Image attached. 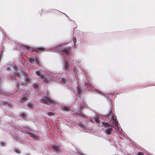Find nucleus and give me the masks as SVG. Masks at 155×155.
<instances>
[{
  "mask_svg": "<svg viewBox=\"0 0 155 155\" xmlns=\"http://www.w3.org/2000/svg\"><path fill=\"white\" fill-rule=\"evenodd\" d=\"M33 87L35 88H37L38 87V85L36 84H33Z\"/></svg>",
  "mask_w": 155,
  "mask_h": 155,
  "instance_id": "nucleus-20",
  "label": "nucleus"
},
{
  "mask_svg": "<svg viewBox=\"0 0 155 155\" xmlns=\"http://www.w3.org/2000/svg\"><path fill=\"white\" fill-rule=\"evenodd\" d=\"M109 119L110 121L115 126V128L116 129H118L119 127L118 126V122L117 120L116 117L114 116L113 114H112L111 115L109 116Z\"/></svg>",
  "mask_w": 155,
  "mask_h": 155,
  "instance_id": "nucleus-4",
  "label": "nucleus"
},
{
  "mask_svg": "<svg viewBox=\"0 0 155 155\" xmlns=\"http://www.w3.org/2000/svg\"><path fill=\"white\" fill-rule=\"evenodd\" d=\"M48 114L49 116H52L54 114L52 112H49L48 113Z\"/></svg>",
  "mask_w": 155,
  "mask_h": 155,
  "instance_id": "nucleus-24",
  "label": "nucleus"
},
{
  "mask_svg": "<svg viewBox=\"0 0 155 155\" xmlns=\"http://www.w3.org/2000/svg\"><path fill=\"white\" fill-rule=\"evenodd\" d=\"M98 92L100 94H101L102 93H101L100 91H98Z\"/></svg>",
  "mask_w": 155,
  "mask_h": 155,
  "instance_id": "nucleus-32",
  "label": "nucleus"
},
{
  "mask_svg": "<svg viewBox=\"0 0 155 155\" xmlns=\"http://www.w3.org/2000/svg\"><path fill=\"white\" fill-rule=\"evenodd\" d=\"M28 134L30 137H33L35 138H37V137L33 133H28Z\"/></svg>",
  "mask_w": 155,
  "mask_h": 155,
  "instance_id": "nucleus-15",
  "label": "nucleus"
},
{
  "mask_svg": "<svg viewBox=\"0 0 155 155\" xmlns=\"http://www.w3.org/2000/svg\"><path fill=\"white\" fill-rule=\"evenodd\" d=\"M63 45H61L53 48L54 52H59L62 53L63 54H65L67 55H68L69 54L70 48L69 47L66 48H61L62 46L63 47Z\"/></svg>",
  "mask_w": 155,
  "mask_h": 155,
  "instance_id": "nucleus-2",
  "label": "nucleus"
},
{
  "mask_svg": "<svg viewBox=\"0 0 155 155\" xmlns=\"http://www.w3.org/2000/svg\"><path fill=\"white\" fill-rule=\"evenodd\" d=\"M81 91V90L80 89L79 87H77V92L76 93V95L77 96L78 94H79L82 91Z\"/></svg>",
  "mask_w": 155,
  "mask_h": 155,
  "instance_id": "nucleus-11",
  "label": "nucleus"
},
{
  "mask_svg": "<svg viewBox=\"0 0 155 155\" xmlns=\"http://www.w3.org/2000/svg\"><path fill=\"white\" fill-rule=\"evenodd\" d=\"M94 120L97 123H99L100 122V120L99 119L98 117H95L94 118Z\"/></svg>",
  "mask_w": 155,
  "mask_h": 155,
  "instance_id": "nucleus-17",
  "label": "nucleus"
},
{
  "mask_svg": "<svg viewBox=\"0 0 155 155\" xmlns=\"http://www.w3.org/2000/svg\"><path fill=\"white\" fill-rule=\"evenodd\" d=\"M11 79H12V80H13V78H12H12H11Z\"/></svg>",
  "mask_w": 155,
  "mask_h": 155,
  "instance_id": "nucleus-34",
  "label": "nucleus"
},
{
  "mask_svg": "<svg viewBox=\"0 0 155 155\" xmlns=\"http://www.w3.org/2000/svg\"><path fill=\"white\" fill-rule=\"evenodd\" d=\"M15 151L16 152L18 153H20L21 152V151L20 150H17V149H15Z\"/></svg>",
  "mask_w": 155,
  "mask_h": 155,
  "instance_id": "nucleus-22",
  "label": "nucleus"
},
{
  "mask_svg": "<svg viewBox=\"0 0 155 155\" xmlns=\"http://www.w3.org/2000/svg\"><path fill=\"white\" fill-rule=\"evenodd\" d=\"M85 85L86 86H87V87L88 88H92V86L90 85L89 83H86L85 84Z\"/></svg>",
  "mask_w": 155,
  "mask_h": 155,
  "instance_id": "nucleus-16",
  "label": "nucleus"
},
{
  "mask_svg": "<svg viewBox=\"0 0 155 155\" xmlns=\"http://www.w3.org/2000/svg\"><path fill=\"white\" fill-rule=\"evenodd\" d=\"M54 151L57 153L61 152V149H60L59 146L57 145L54 144L52 147Z\"/></svg>",
  "mask_w": 155,
  "mask_h": 155,
  "instance_id": "nucleus-8",
  "label": "nucleus"
},
{
  "mask_svg": "<svg viewBox=\"0 0 155 155\" xmlns=\"http://www.w3.org/2000/svg\"><path fill=\"white\" fill-rule=\"evenodd\" d=\"M41 102L47 105H50L53 103V101L48 97L44 96L40 100Z\"/></svg>",
  "mask_w": 155,
  "mask_h": 155,
  "instance_id": "nucleus-6",
  "label": "nucleus"
},
{
  "mask_svg": "<svg viewBox=\"0 0 155 155\" xmlns=\"http://www.w3.org/2000/svg\"><path fill=\"white\" fill-rule=\"evenodd\" d=\"M26 80L29 81V79L28 78H27L26 79Z\"/></svg>",
  "mask_w": 155,
  "mask_h": 155,
  "instance_id": "nucleus-33",
  "label": "nucleus"
},
{
  "mask_svg": "<svg viewBox=\"0 0 155 155\" xmlns=\"http://www.w3.org/2000/svg\"><path fill=\"white\" fill-rule=\"evenodd\" d=\"M20 116L23 118H25V114L23 113H21L20 114Z\"/></svg>",
  "mask_w": 155,
  "mask_h": 155,
  "instance_id": "nucleus-18",
  "label": "nucleus"
},
{
  "mask_svg": "<svg viewBox=\"0 0 155 155\" xmlns=\"http://www.w3.org/2000/svg\"><path fill=\"white\" fill-rule=\"evenodd\" d=\"M16 76H17L18 77V78H20V77H19V76L18 75V74H14V77H15H15Z\"/></svg>",
  "mask_w": 155,
  "mask_h": 155,
  "instance_id": "nucleus-23",
  "label": "nucleus"
},
{
  "mask_svg": "<svg viewBox=\"0 0 155 155\" xmlns=\"http://www.w3.org/2000/svg\"><path fill=\"white\" fill-rule=\"evenodd\" d=\"M25 82L26 83H28V81H25Z\"/></svg>",
  "mask_w": 155,
  "mask_h": 155,
  "instance_id": "nucleus-31",
  "label": "nucleus"
},
{
  "mask_svg": "<svg viewBox=\"0 0 155 155\" xmlns=\"http://www.w3.org/2000/svg\"><path fill=\"white\" fill-rule=\"evenodd\" d=\"M30 92L28 91H24V94L20 98H18L17 99V102L23 103L28 100V97L30 94Z\"/></svg>",
  "mask_w": 155,
  "mask_h": 155,
  "instance_id": "nucleus-3",
  "label": "nucleus"
},
{
  "mask_svg": "<svg viewBox=\"0 0 155 155\" xmlns=\"http://www.w3.org/2000/svg\"><path fill=\"white\" fill-rule=\"evenodd\" d=\"M102 124L107 129L106 130V133L107 134H110L113 130L112 126L107 123L102 122Z\"/></svg>",
  "mask_w": 155,
  "mask_h": 155,
  "instance_id": "nucleus-5",
  "label": "nucleus"
},
{
  "mask_svg": "<svg viewBox=\"0 0 155 155\" xmlns=\"http://www.w3.org/2000/svg\"><path fill=\"white\" fill-rule=\"evenodd\" d=\"M4 104L5 105H8V107H10V106L9 104H8L6 102H5V103H4Z\"/></svg>",
  "mask_w": 155,
  "mask_h": 155,
  "instance_id": "nucleus-27",
  "label": "nucleus"
},
{
  "mask_svg": "<svg viewBox=\"0 0 155 155\" xmlns=\"http://www.w3.org/2000/svg\"><path fill=\"white\" fill-rule=\"evenodd\" d=\"M69 64L67 61H66L65 62L64 64V69L66 71H68L69 68Z\"/></svg>",
  "mask_w": 155,
  "mask_h": 155,
  "instance_id": "nucleus-9",
  "label": "nucleus"
},
{
  "mask_svg": "<svg viewBox=\"0 0 155 155\" xmlns=\"http://www.w3.org/2000/svg\"><path fill=\"white\" fill-rule=\"evenodd\" d=\"M27 106L30 108H32L35 107V105L31 103H28L27 104Z\"/></svg>",
  "mask_w": 155,
  "mask_h": 155,
  "instance_id": "nucleus-14",
  "label": "nucleus"
},
{
  "mask_svg": "<svg viewBox=\"0 0 155 155\" xmlns=\"http://www.w3.org/2000/svg\"><path fill=\"white\" fill-rule=\"evenodd\" d=\"M25 49H26L27 50H29L30 48L28 46H25Z\"/></svg>",
  "mask_w": 155,
  "mask_h": 155,
  "instance_id": "nucleus-28",
  "label": "nucleus"
},
{
  "mask_svg": "<svg viewBox=\"0 0 155 155\" xmlns=\"http://www.w3.org/2000/svg\"><path fill=\"white\" fill-rule=\"evenodd\" d=\"M35 73L38 76L39 78L45 83L53 80L56 81L61 79V75L57 74L56 73H52L48 72H43L41 70L40 71H36Z\"/></svg>",
  "mask_w": 155,
  "mask_h": 155,
  "instance_id": "nucleus-1",
  "label": "nucleus"
},
{
  "mask_svg": "<svg viewBox=\"0 0 155 155\" xmlns=\"http://www.w3.org/2000/svg\"><path fill=\"white\" fill-rule=\"evenodd\" d=\"M13 67L15 71H18V68L16 65L14 66Z\"/></svg>",
  "mask_w": 155,
  "mask_h": 155,
  "instance_id": "nucleus-19",
  "label": "nucleus"
},
{
  "mask_svg": "<svg viewBox=\"0 0 155 155\" xmlns=\"http://www.w3.org/2000/svg\"><path fill=\"white\" fill-rule=\"evenodd\" d=\"M34 58L30 57L28 58V60L31 63L33 64L35 62V64H38V58L37 55H35L34 56Z\"/></svg>",
  "mask_w": 155,
  "mask_h": 155,
  "instance_id": "nucleus-7",
  "label": "nucleus"
},
{
  "mask_svg": "<svg viewBox=\"0 0 155 155\" xmlns=\"http://www.w3.org/2000/svg\"><path fill=\"white\" fill-rule=\"evenodd\" d=\"M38 51H42L44 50V48H40L38 49Z\"/></svg>",
  "mask_w": 155,
  "mask_h": 155,
  "instance_id": "nucleus-26",
  "label": "nucleus"
},
{
  "mask_svg": "<svg viewBox=\"0 0 155 155\" xmlns=\"http://www.w3.org/2000/svg\"><path fill=\"white\" fill-rule=\"evenodd\" d=\"M1 144L2 146L3 147L4 146V143L2 142L1 143Z\"/></svg>",
  "mask_w": 155,
  "mask_h": 155,
  "instance_id": "nucleus-29",
  "label": "nucleus"
},
{
  "mask_svg": "<svg viewBox=\"0 0 155 155\" xmlns=\"http://www.w3.org/2000/svg\"><path fill=\"white\" fill-rule=\"evenodd\" d=\"M20 85V84H18V83H17V84H16V86L17 87H18Z\"/></svg>",
  "mask_w": 155,
  "mask_h": 155,
  "instance_id": "nucleus-30",
  "label": "nucleus"
},
{
  "mask_svg": "<svg viewBox=\"0 0 155 155\" xmlns=\"http://www.w3.org/2000/svg\"><path fill=\"white\" fill-rule=\"evenodd\" d=\"M29 155V154H28V155H27H27Z\"/></svg>",
  "mask_w": 155,
  "mask_h": 155,
  "instance_id": "nucleus-36",
  "label": "nucleus"
},
{
  "mask_svg": "<svg viewBox=\"0 0 155 155\" xmlns=\"http://www.w3.org/2000/svg\"><path fill=\"white\" fill-rule=\"evenodd\" d=\"M61 107L62 110H64L65 111H69L70 110V109L69 107L65 106H62Z\"/></svg>",
  "mask_w": 155,
  "mask_h": 155,
  "instance_id": "nucleus-13",
  "label": "nucleus"
},
{
  "mask_svg": "<svg viewBox=\"0 0 155 155\" xmlns=\"http://www.w3.org/2000/svg\"><path fill=\"white\" fill-rule=\"evenodd\" d=\"M73 41L74 44H75L76 42V39L74 37H73Z\"/></svg>",
  "mask_w": 155,
  "mask_h": 155,
  "instance_id": "nucleus-21",
  "label": "nucleus"
},
{
  "mask_svg": "<svg viewBox=\"0 0 155 155\" xmlns=\"http://www.w3.org/2000/svg\"><path fill=\"white\" fill-rule=\"evenodd\" d=\"M78 115L84 118H86L87 117L85 114L81 112H79L78 113Z\"/></svg>",
  "mask_w": 155,
  "mask_h": 155,
  "instance_id": "nucleus-12",
  "label": "nucleus"
},
{
  "mask_svg": "<svg viewBox=\"0 0 155 155\" xmlns=\"http://www.w3.org/2000/svg\"><path fill=\"white\" fill-rule=\"evenodd\" d=\"M60 82H61L63 84H65L66 82V79L64 78H63L61 77V79L58 80Z\"/></svg>",
  "mask_w": 155,
  "mask_h": 155,
  "instance_id": "nucleus-10",
  "label": "nucleus"
},
{
  "mask_svg": "<svg viewBox=\"0 0 155 155\" xmlns=\"http://www.w3.org/2000/svg\"><path fill=\"white\" fill-rule=\"evenodd\" d=\"M137 155H144V154L143 152H140L137 153Z\"/></svg>",
  "mask_w": 155,
  "mask_h": 155,
  "instance_id": "nucleus-25",
  "label": "nucleus"
},
{
  "mask_svg": "<svg viewBox=\"0 0 155 155\" xmlns=\"http://www.w3.org/2000/svg\"><path fill=\"white\" fill-rule=\"evenodd\" d=\"M111 113V111H110V113Z\"/></svg>",
  "mask_w": 155,
  "mask_h": 155,
  "instance_id": "nucleus-35",
  "label": "nucleus"
}]
</instances>
